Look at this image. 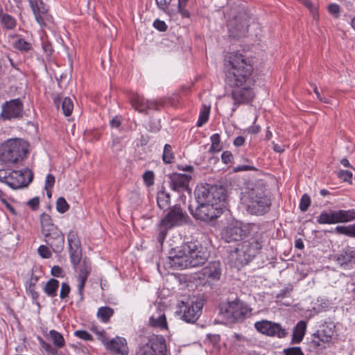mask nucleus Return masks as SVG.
Listing matches in <instances>:
<instances>
[{"label":"nucleus","instance_id":"obj_1","mask_svg":"<svg viewBox=\"0 0 355 355\" xmlns=\"http://www.w3.org/2000/svg\"><path fill=\"white\" fill-rule=\"evenodd\" d=\"M209 254L198 241L184 243L180 247L173 248L168 257L169 264L175 269L182 270L202 266Z\"/></svg>","mask_w":355,"mask_h":355},{"label":"nucleus","instance_id":"obj_23","mask_svg":"<svg viewBox=\"0 0 355 355\" xmlns=\"http://www.w3.org/2000/svg\"><path fill=\"white\" fill-rule=\"evenodd\" d=\"M105 348L115 354L121 355L128 354V347L125 338L121 337H116L111 339Z\"/></svg>","mask_w":355,"mask_h":355},{"label":"nucleus","instance_id":"obj_47","mask_svg":"<svg viewBox=\"0 0 355 355\" xmlns=\"http://www.w3.org/2000/svg\"><path fill=\"white\" fill-rule=\"evenodd\" d=\"M311 204V199L308 194H304L300 200V209L302 211H305L308 209Z\"/></svg>","mask_w":355,"mask_h":355},{"label":"nucleus","instance_id":"obj_31","mask_svg":"<svg viewBox=\"0 0 355 355\" xmlns=\"http://www.w3.org/2000/svg\"><path fill=\"white\" fill-rule=\"evenodd\" d=\"M334 334V331L332 328L327 326H322L321 329L317 331L313 334L315 337H317L320 341L323 343H328L330 341Z\"/></svg>","mask_w":355,"mask_h":355},{"label":"nucleus","instance_id":"obj_11","mask_svg":"<svg viewBox=\"0 0 355 355\" xmlns=\"http://www.w3.org/2000/svg\"><path fill=\"white\" fill-rule=\"evenodd\" d=\"M254 327L259 332L268 336L284 338L288 336V331L279 323L266 320L257 322L254 324Z\"/></svg>","mask_w":355,"mask_h":355},{"label":"nucleus","instance_id":"obj_39","mask_svg":"<svg viewBox=\"0 0 355 355\" xmlns=\"http://www.w3.org/2000/svg\"><path fill=\"white\" fill-rule=\"evenodd\" d=\"M335 232L340 234L355 238V223L348 226H337Z\"/></svg>","mask_w":355,"mask_h":355},{"label":"nucleus","instance_id":"obj_19","mask_svg":"<svg viewBox=\"0 0 355 355\" xmlns=\"http://www.w3.org/2000/svg\"><path fill=\"white\" fill-rule=\"evenodd\" d=\"M46 243L53 250L55 253H60L64 246V236L58 229H53L43 234Z\"/></svg>","mask_w":355,"mask_h":355},{"label":"nucleus","instance_id":"obj_10","mask_svg":"<svg viewBox=\"0 0 355 355\" xmlns=\"http://www.w3.org/2000/svg\"><path fill=\"white\" fill-rule=\"evenodd\" d=\"M222 209L219 206H214L211 202L198 203L193 216L198 220L208 222L216 219L222 213Z\"/></svg>","mask_w":355,"mask_h":355},{"label":"nucleus","instance_id":"obj_9","mask_svg":"<svg viewBox=\"0 0 355 355\" xmlns=\"http://www.w3.org/2000/svg\"><path fill=\"white\" fill-rule=\"evenodd\" d=\"M267 240V236L266 233L261 232L257 234L254 238L250 241H245L240 243V250L242 253L245 254L247 259L250 261L254 257L264 245Z\"/></svg>","mask_w":355,"mask_h":355},{"label":"nucleus","instance_id":"obj_18","mask_svg":"<svg viewBox=\"0 0 355 355\" xmlns=\"http://www.w3.org/2000/svg\"><path fill=\"white\" fill-rule=\"evenodd\" d=\"M246 85L243 87L239 88L240 87L234 89L232 92V98L234 100V107L232 111H235L236 107L241 104H245L250 102L254 96V94L250 85L252 84H245Z\"/></svg>","mask_w":355,"mask_h":355},{"label":"nucleus","instance_id":"obj_17","mask_svg":"<svg viewBox=\"0 0 355 355\" xmlns=\"http://www.w3.org/2000/svg\"><path fill=\"white\" fill-rule=\"evenodd\" d=\"M29 2L35 19L42 27L46 26L49 22H51L52 17L42 0H29Z\"/></svg>","mask_w":355,"mask_h":355},{"label":"nucleus","instance_id":"obj_3","mask_svg":"<svg viewBox=\"0 0 355 355\" xmlns=\"http://www.w3.org/2000/svg\"><path fill=\"white\" fill-rule=\"evenodd\" d=\"M241 200L246 211L256 216L264 215L270 210L271 205L270 198L259 187L242 193Z\"/></svg>","mask_w":355,"mask_h":355},{"label":"nucleus","instance_id":"obj_52","mask_svg":"<svg viewBox=\"0 0 355 355\" xmlns=\"http://www.w3.org/2000/svg\"><path fill=\"white\" fill-rule=\"evenodd\" d=\"M41 346L49 353L56 355L57 350L49 343H46L42 338H39Z\"/></svg>","mask_w":355,"mask_h":355},{"label":"nucleus","instance_id":"obj_40","mask_svg":"<svg viewBox=\"0 0 355 355\" xmlns=\"http://www.w3.org/2000/svg\"><path fill=\"white\" fill-rule=\"evenodd\" d=\"M91 269L90 263L87 261L86 258H85L79 269L78 277L87 279V277L90 274Z\"/></svg>","mask_w":355,"mask_h":355},{"label":"nucleus","instance_id":"obj_33","mask_svg":"<svg viewBox=\"0 0 355 355\" xmlns=\"http://www.w3.org/2000/svg\"><path fill=\"white\" fill-rule=\"evenodd\" d=\"M149 322L152 327L160 328L161 329H167V322L165 314L161 312L157 315H153L150 318Z\"/></svg>","mask_w":355,"mask_h":355},{"label":"nucleus","instance_id":"obj_14","mask_svg":"<svg viewBox=\"0 0 355 355\" xmlns=\"http://www.w3.org/2000/svg\"><path fill=\"white\" fill-rule=\"evenodd\" d=\"M33 180L32 173L26 169L24 171H13L7 179V185L13 189L27 187Z\"/></svg>","mask_w":355,"mask_h":355},{"label":"nucleus","instance_id":"obj_21","mask_svg":"<svg viewBox=\"0 0 355 355\" xmlns=\"http://www.w3.org/2000/svg\"><path fill=\"white\" fill-rule=\"evenodd\" d=\"M170 185L173 191L182 192L189 190V183L191 176L187 174L173 173L168 175Z\"/></svg>","mask_w":355,"mask_h":355},{"label":"nucleus","instance_id":"obj_56","mask_svg":"<svg viewBox=\"0 0 355 355\" xmlns=\"http://www.w3.org/2000/svg\"><path fill=\"white\" fill-rule=\"evenodd\" d=\"M172 0H155L159 9L166 12Z\"/></svg>","mask_w":355,"mask_h":355},{"label":"nucleus","instance_id":"obj_28","mask_svg":"<svg viewBox=\"0 0 355 355\" xmlns=\"http://www.w3.org/2000/svg\"><path fill=\"white\" fill-rule=\"evenodd\" d=\"M203 275L209 279L218 280L220 277L221 269L219 261H212L203 268Z\"/></svg>","mask_w":355,"mask_h":355},{"label":"nucleus","instance_id":"obj_53","mask_svg":"<svg viewBox=\"0 0 355 355\" xmlns=\"http://www.w3.org/2000/svg\"><path fill=\"white\" fill-rule=\"evenodd\" d=\"M70 291H71L70 286L67 283H66V282L62 283L61 289L60 291V297L62 300L66 298L67 297H68V295L70 293Z\"/></svg>","mask_w":355,"mask_h":355},{"label":"nucleus","instance_id":"obj_16","mask_svg":"<svg viewBox=\"0 0 355 355\" xmlns=\"http://www.w3.org/2000/svg\"><path fill=\"white\" fill-rule=\"evenodd\" d=\"M70 259L74 268H76L82 259L80 242L76 232L70 231L67 236Z\"/></svg>","mask_w":355,"mask_h":355},{"label":"nucleus","instance_id":"obj_5","mask_svg":"<svg viewBox=\"0 0 355 355\" xmlns=\"http://www.w3.org/2000/svg\"><path fill=\"white\" fill-rule=\"evenodd\" d=\"M189 218L187 213L182 209L180 205H175L170 208L168 212L159 223L158 241L162 243L168 230L187 223Z\"/></svg>","mask_w":355,"mask_h":355},{"label":"nucleus","instance_id":"obj_50","mask_svg":"<svg viewBox=\"0 0 355 355\" xmlns=\"http://www.w3.org/2000/svg\"><path fill=\"white\" fill-rule=\"evenodd\" d=\"M285 355H304L300 347H291L284 349Z\"/></svg>","mask_w":355,"mask_h":355},{"label":"nucleus","instance_id":"obj_48","mask_svg":"<svg viewBox=\"0 0 355 355\" xmlns=\"http://www.w3.org/2000/svg\"><path fill=\"white\" fill-rule=\"evenodd\" d=\"M338 177L344 182H352V173L349 171L341 170L338 172Z\"/></svg>","mask_w":355,"mask_h":355},{"label":"nucleus","instance_id":"obj_15","mask_svg":"<svg viewBox=\"0 0 355 355\" xmlns=\"http://www.w3.org/2000/svg\"><path fill=\"white\" fill-rule=\"evenodd\" d=\"M202 306L200 301L184 304L180 311L182 313L181 318L188 323H194L201 315Z\"/></svg>","mask_w":355,"mask_h":355},{"label":"nucleus","instance_id":"obj_46","mask_svg":"<svg viewBox=\"0 0 355 355\" xmlns=\"http://www.w3.org/2000/svg\"><path fill=\"white\" fill-rule=\"evenodd\" d=\"M211 150L212 152H219L221 150L220 146V135L218 134H214L211 137Z\"/></svg>","mask_w":355,"mask_h":355},{"label":"nucleus","instance_id":"obj_55","mask_svg":"<svg viewBox=\"0 0 355 355\" xmlns=\"http://www.w3.org/2000/svg\"><path fill=\"white\" fill-rule=\"evenodd\" d=\"M123 146L120 138H115L112 141V148L114 152L121 151Z\"/></svg>","mask_w":355,"mask_h":355},{"label":"nucleus","instance_id":"obj_36","mask_svg":"<svg viewBox=\"0 0 355 355\" xmlns=\"http://www.w3.org/2000/svg\"><path fill=\"white\" fill-rule=\"evenodd\" d=\"M171 196L170 194L161 191L157 193V202L158 207L163 210L168 209L170 206Z\"/></svg>","mask_w":355,"mask_h":355},{"label":"nucleus","instance_id":"obj_25","mask_svg":"<svg viewBox=\"0 0 355 355\" xmlns=\"http://www.w3.org/2000/svg\"><path fill=\"white\" fill-rule=\"evenodd\" d=\"M129 101L132 107L140 113L147 114L148 110L150 108V102L137 94H130Z\"/></svg>","mask_w":355,"mask_h":355},{"label":"nucleus","instance_id":"obj_51","mask_svg":"<svg viewBox=\"0 0 355 355\" xmlns=\"http://www.w3.org/2000/svg\"><path fill=\"white\" fill-rule=\"evenodd\" d=\"M143 179L147 186H151L154 184V173L151 171L145 172L143 175Z\"/></svg>","mask_w":355,"mask_h":355},{"label":"nucleus","instance_id":"obj_32","mask_svg":"<svg viewBox=\"0 0 355 355\" xmlns=\"http://www.w3.org/2000/svg\"><path fill=\"white\" fill-rule=\"evenodd\" d=\"M0 24L3 28L12 30L17 26V21L15 17L8 13H3L2 10L0 12Z\"/></svg>","mask_w":355,"mask_h":355},{"label":"nucleus","instance_id":"obj_12","mask_svg":"<svg viewBox=\"0 0 355 355\" xmlns=\"http://www.w3.org/2000/svg\"><path fill=\"white\" fill-rule=\"evenodd\" d=\"M248 18L245 14H240L229 21L227 26L230 37L239 38L245 36L248 31Z\"/></svg>","mask_w":355,"mask_h":355},{"label":"nucleus","instance_id":"obj_60","mask_svg":"<svg viewBox=\"0 0 355 355\" xmlns=\"http://www.w3.org/2000/svg\"><path fill=\"white\" fill-rule=\"evenodd\" d=\"M27 205H28L33 210H37L40 205L39 197H35L28 200L27 202Z\"/></svg>","mask_w":355,"mask_h":355},{"label":"nucleus","instance_id":"obj_42","mask_svg":"<svg viewBox=\"0 0 355 355\" xmlns=\"http://www.w3.org/2000/svg\"><path fill=\"white\" fill-rule=\"evenodd\" d=\"M163 162L166 164H171L174 159L173 153L172 151V147L169 144H166L164 148V152L162 155Z\"/></svg>","mask_w":355,"mask_h":355},{"label":"nucleus","instance_id":"obj_43","mask_svg":"<svg viewBox=\"0 0 355 355\" xmlns=\"http://www.w3.org/2000/svg\"><path fill=\"white\" fill-rule=\"evenodd\" d=\"M209 112H210V107H207L206 105H203L202 109L201 110V111L200 112L199 119L197 122L198 127L202 126L203 124H205L207 121V120L209 119Z\"/></svg>","mask_w":355,"mask_h":355},{"label":"nucleus","instance_id":"obj_35","mask_svg":"<svg viewBox=\"0 0 355 355\" xmlns=\"http://www.w3.org/2000/svg\"><path fill=\"white\" fill-rule=\"evenodd\" d=\"M58 287V280L52 278L46 283L44 287V291L49 297H54L57 295Z\"/></svg>","mask_w":355,"mask_h":355},{"label":"nucleus","instance_id":"obj_58","mask_svg":"<svg viewBox=\"0 0 355 355\" xmlns=\"http://www.w3.org/2000/svg\"><path fill=\"white\" fill-rule=\"evenodd\" d=\"M54 184H55V177L51 174L47 175V176L46 178V181H45V189L46 190L51 189L54 186Z\"/></svg>","mask_w":355,"mask_h":355},{"label":"nucleus","instance_id":"obj_24","mask_svg":"<svg viewBox=\"0 0 355 355\" xmlns=\"http://www.w3.org/2000/svg\"><path fill=\"white\" fill-rule=\"evenodd\" d=\"M334 258L337 264L343 270H350L355 267V257L352 251L343 252Z\"/></svg>","mask_w":355,"mask_h":355},{"label":"nucleus","instance_id":"obj_2","mask_svg":"<svg viewBox=\"0 0 355 355\" xmlns=\"http://www.w3.org/2000/svg\"><path fill=\"white\" fill-rule=\"evenodd\" d=\"M230 67L226 72V83L231 87H241L253 84L252 78L253 67L249 58L242 54L233 53L229 56Z\"/></svg>","mask_w":355,"mask_h":355},{"label":"nucleus","instance_id":"obj_61","mask_svg":"<svg viewBox=\"0 0 355 355\" xmlns=\"http://www.w3.org/2000/svg\"><path fill=\"white\" fill-rule=\"evenodd\" d=\"M221 159L224 164L230 163L232 162V160L233 159L232 153L228 150L223 152L221 155Z\"/></svg>","mask_w":355,"mask_h":355},{"label":"nucleus","instance_id":"obj_27","mask_svg":"<svg viewBox=\"0 0 355 355\" xmlns=\"http://www.w3.org/2000/svg\"><path fill=\"white\" fill-rule=\"evenodd\" d=\"M240 250V244L239 243L234 250L229 254V260L235 267L243 266L250 261L245 254L242 253Z\"/></svg>","mask_w":355,"mask_h":355},{"label":"nucleus","instance_id":"obj_41","mask_svg":"<svg viewBox=\"0 0 355 355\" xmlns=\"http://www.w3.org/2000/svg\"><path fill=\"white\" fill-rule=\"evenodd\" d=\"M13 46L21 52H27L31 50L32 45L25 40L20 38L14 42Z\"/></svg>","mask_w":355,"mask_h":355},{"label":"nucleus","instance_id":"obj_22","mask_svg":"<svg viewBox=\"0 0 355 355\" xmlns=\"http://www.w3.org/2000/svg\"><path fill=\"white\" fill-rule=\"evenodd\" d=\"M211 200L214 206H219L223 209L226 205L227 190L223 185L211 184Z\"/></svg>","mask_w":355,"mask_h":355},{"label":"nucleus","instance_id":"obj_64","mask_svg":"<svg viewBox=\"0 0 355 355\" xmlns=\"http://www.w3.org/2000/svg\"><path fill=\"white\" fill-rule=\"evenodd\" d=\"M51 272V275L54 277H63V275H62L63 270L58 266H54L53 267H52Z\"/></svg>","mask_w":355,"mask_h":355},{"label":"nucleus","instance_id":"obj_8","mask_svg":"<svg viewBox=\"0 0 355 355\" xmlns=\"http://www.w3.org/2000/svg\"><path fill=\"white\" fill-rule=\"evenodd\" d=\"M355 219V209L322 211L317 217L319 224L347 223Z\"/></svg>","mask_w":355,"mask_h":355},{"label":"nucleus","instance_id":"obj_62","mask_svg":"<svg viewBox=\"0 0 355 355\" xmlns=\"http://www.w3.org/2000/svg\"><path fill=\"white\" fill-rule=\"evenodd\" d=\"M95 332L98 336V338L102 342L104 346L106 347L110 340L106 337L105 332L103 331L97 330H95Z\"/></svg>","mask_w":355,"mask_h":355},{"label":"nucleus","instance_id":"obj_54","mask_svg":"<svg viewBox=\"0 0 355 355\" xmlns=\"http://www.w3.org/2000/svg\"><path fill=\"white\" fill-rule=\"evenodd\" d=\"M74 335L85 340H92L93 338L90 334L85 330H78L74 332Z\"/></svg>","mask_w":355,"mask_h":355},{"label":"nucleus","instance_id":"obj_13","mask_svg":"<svg viewBox=\"0 0 355 355\" xmlns=\"http://www.w3.org/2000/svg\"><path fill=\"white\" fill-rule=\"evenodd\" d=\"M23 103L19 98L6 101L2 105L1 117L3 119H12L21 118L23 116Z\"/></svg>","mask_w":355,"mask_h":355},{"label":"nucleus","instance_id":"obj_59","mask_svg":"<svg viewBox=\"0 0 355 355\" xmlns=\"http://www.w3.org/2000/svg\"><path fill=\"white\" fill-rule=\"evenodd\" d=\"M42 49L47 56H50L53 51L52 44L49 41H42Z\"/></svg>","mask_w":355,"mask_h":355},{"label":"nucleus","instance_id":"obj_57","mask_svg":"<svg viewBox=\"0 0 355 355\" xmlns=\"http://www.w3.org/2000/svg\"><path fill=\"white\" fill-rule=\"evenodd\" d=\"M153 26L159 31L164 32L167 29V25L164 21L156 19L153 23Z\"/></svg>","mask_w":355,"mask_h":355},{"label":"nucleus","instance_id":"obj_30","mask_svg":"<svg viewBox=\"0 0 355 355\" xmlns=\"http://www.w3.org/2000/svg\"><path fill=\"white\" fill-rule=\"evenodd\" d=\"M53 103L58 108H59L60 104L62 103V112L65 116H69L71 114L73 109V104L70 98L66 97L62 100V97L58 96L53 98Z\"/></svg>","mask_w":355,"mask_h":355},{"label":"nucleus","instance_id":"obj_4","mask_svg":"<svg viewBox=\"0 0 355 355\" xmlns=\"http://www.w3.org/2000/svg\"><path fill=\"white\" fill-rule=\"evenodd\" d=\"M28 153V144L21 139H10L0 148V160L6 164L17 163L24 159Z\"/></svg>","mask_w":355,"mask_h":355},{"label":"nucleus","instance_id":"obj_26","mask_svg":"<svg viewBox=\"0 0 355 355\" xmlns=\"http://www.w3.org/2000/svg\"><path fill=\"white\" fill-rule=\"evenodd\" d=\"M194 194L198 203H211V184H205L198 185Z\"/></svg>","mask_w":355,"mask_h":355},{"label":"nucleus","instance_id":"obj_34","mask_svg":"<svg viewBox=\"0 0 355 355\" xmlns=\"http://www.w3.org/2000/svg\"><path fill=\"white\" fill-rule=\"evenodd\" d=\"M40 223H41L42 234H45L46 232H49V231L53 230V229L58 228L57 226H55L52 223L51 217L46 213H42L41 214Z\"/></svg>","mask_w":355,"mask_h":355},{"label":"nucleus","instance_id":"obj_63","mask_svg":"<svg viewBox=\"0 0 355 355\" xmlns=\"http://www.w3.org/2000/svg\"><path fill=\"white\" fill-rule=\"evenodd\" d=\"M257 169L251 165H240L234 168V172H240L243 171H257Z\"/></svg>","mask_w":355,"mask_h":355},{"label":"nucleus","instance_id":"obj_37","mask_svg":"<svg viewBox=\"0 0 355 355\" xmlns=\"http://www.w3.org/2000/svg\"><path fill=\"white\" fill-rule=\"evenodd\" d=\"M49 337L58 348H62L64 347L65 341L60 333L55 330H51L49 331Z\"/></svg>","mask_w":355,"mask_h":355},{"label":"nucleus","instance_id":"obj_29","mask_svg":"<svg viewBox=\"0 0 355 355\" xmlns=\"http://www.w3.org/2000/svg\"><path fill=\"white\" fill-rule=\"evenodd\" d=\"M306 329V323L303 320L299 321L293 328L291 344H299L302 342Z\"/></svg>","mask_w":355,"mask_h":355},{"label":"nucleus","instance_id":"obj_6","mask_svg":"<svg viewBox=\"0 0 355 355\" xmlns=\"http://www.w3.org/2000/svg\"><path fill=\"white\" fill-rule=\"evenodd\" d=\"M251 309L243 301L236 299L220 306V313L229 322L235 323L243 320L251 315Z\"/></svg>","mask_w":355,"mask_h":355},{"label":"nucleus","instance_id":"obj_20","mask_svg":"<svg viewBox=\"0 0 355 355\" xmlns=\"http://www.w3.org/2000/svg\"><path fill=\"white\" fill-rule=\"evenodd\" d=\"M246 236V231L237 225H228L221 232L222 239L227 243L239 241Z\"/></svg>","mask_w":355,"mask_h":355},{"label":"nucleus","instance_id":"obj_49","mask_svg":"<svg viewBox=\"0 0 355 355\" xmlns=\"http://www.w3.org/2000/svg\"><path fill=\"white\" fill-rule=\"evenodd\" d=\"M40 256L44 259H49L51 257V252L46 245H42L37 250Z\"/></svg>","mask_w":355,"mask_h":355},{"label":"nucleus","instance_id":"obj_44","mask_svg":"<svg viewBox=\"0 0 355 355\" xmlns=\"http://www.w3.org/2000/svg\"><path fill=\"white\" fill-rule=\"evenodd\" d=\"M38 281L37 277H32L28 283L27 290L31 293L32 297L33 299H37L39 297V293L35 291V286L36 285L37 282Z\"/></svg>","mask_w":355,"mask_h":355},{"label":"nucleus","instance_id":"obj_45","mask_svg":"<svg viewBox=\"0 0 355 355\" xmlns=\"http://www.w3.org/2000/svg\"><path fill=\"white\" fill-rule=\"evenodd\" d=\"M69 209V205L63 197H60L56 201V209L59 213L64 214Z\"/></svg>","mask_w":355,"mask_h":355},{"label":"nucleus","instance_id":"obj_38","mask_svg":"<svg viewBox=\"0 0 355 355\" xmlns=\"http://www.w3.org/2000/svg\"><path fill=\"white\" fill-rule=\"evenodd\" d=\"M114 311L109 306H102L100 307L97 312V316L103 322H107L110 317L113 315Z\"/></svg>","mask_w":355,"mask_h":355},{"label":"nucleus","instance_id":"obj_7","mask_svg":"<svg viewBox=\"0 0 355 355\" xmlns=\"http://www.w3.org/2000/svg\"><path fill=\"white\" fill-rule=\"evenodd\" d=\"M167 347L162 336L151 335L146 343H141L136 349L135 355H166Z\"/></svg>","mask_w":355,"mask_h":355}]
</instances>
